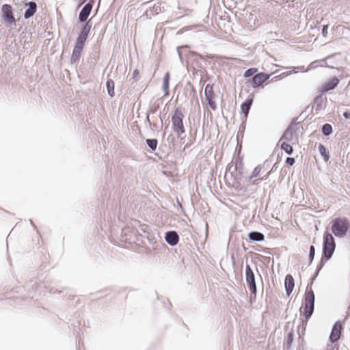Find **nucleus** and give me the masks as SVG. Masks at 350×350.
Instances as JSON below:
<instances>
[{
    "label": "nucleus",
    "mask_w": 350,
    "mask_h": 350,
    "mask_svg": "<svg viewBox=\"0 0 350 350\" xmlns=\"http://www.w3.org/2000/svg\"><path fill=\"white\" fill-rule=\"evenodd\" d=\"M314 293L311 287L308 285L304 295V315L306 321H308L314 312Z\"/></svg>",
    "instance_id": "nucleus-1"
},
{
    "label": "nucleus",
    "mask_w": 350,
    "mask_h": 350,
    "mask_svg": "<svg viewBox=\"0 0 350 350\" xmlns=\"http://www.w3.org/2000/svg\"><path fill=\"white\" fill-rule=\"evenodd\" d=\"M336 249V242L331 233L326 231L323 234V252L324 258L330 259Z\"/></svg>",
    "instance_id": "nucleus-2"
},
{
    "label": "nucleus",
    "mask_w": 350,
    "mask_h": 350,
    "mask_svg": "<svg viewBox=\"0 0 350 350\" xmlns=\"http://www.w3.org/2000/svg\"><path fill=\"white\" fill-rule=\"evenodd\" d=\"M184 115L179 108H176L172 116V129L178 137L185 133L183 124Z\"/></svg>",
    "instance_id": "nucleus-3"
},
{
    "label": "nucleus",
    "mask_w": 350,
    "mask_h": 350,
    "mask_svg": "<svg viewBox=\"0 0 350 350\" xmlns=\"http://www.w3.org/2000/svg\"><path fill=\"white\" fill-rule=\"evenodd\" d=\"M245 281L250 292V299H256L257 288L255 275L249 264L245 265Z\"/></svg>",
    "instance_id": "nucleus-4"
},
{
    "label": "nucleus",
    "mask_w": 350,
    "mask_h": 350,
    "mask_svg": "<svg viewBox=\"0 0 350 350\" xmlns=\"http://www.w3.org/2000/svg\"><path fill=\"white\" fill-rule=\"evenodd\" d=\"M1 17L5 23L8 25H15L16 20L12 12V8L9 4H3L1 7Z\"/></svg>",
    "instance_id": "nucleus-5"
},
{
    "label": "nucleus",
    "mask_w": 350,
    "mask_h": 350,
    "mask_svg": "<svg viewBox=\"0 0 350 350\" xmlns=\"http://www.w3.org/2000/svg\"><path fill=\"white\" fill-rule=\"evenodd\" d=\"M270 77L269 74L265 72H260L255 75L248 82L251 83L253 88H257L262 86L264 83L266 82Z\"/></svg>",
    "instance_id": "nucleus-6"
},
{
    "label": "nucleus",
    "mask_w": 350,
    "mask_h": 350,
    "mask_svg": "<svg viewBox=\"0 0 350 350\" xmlns=\"http://www.w3.org/2000/svg\"><path fill=\"white\" fill-rule=\"evenodd\" d=\"M93 3L94 0H90L83 7L79 14V21L80 23H85L88 21L87 19L92 10Z\"/></svg>",
    "instance_id": "nucleus-7"
},
{
    "label": "nucleus",
    "mask_w": 350,
    "mask_h": 350,
    "mask_svg": "<svg viewBox=\"0 0 350 350\" xmlns=\"http://www.w3.org/2000/svg\"><path fill=\"white\" fill-rule=\"evenodd\" d=\"M342 329V326L341 323L340 321H336L334 324L331 334L329 335V340L332 342H336L340 339Z\"/></svg>",
    "instance_id": "nucleus-8"
},
{
    "label": "nucleus",
    "mask_w": 350,
    "mask_h": 350,
    "mask_svg": "<svg viewBox=\"0 0 350 350\" xmlns=\"http://www.w3.org/2000/svg\"><path fill=\"white\" fill-rule=\"evenodd\" d=\"M180 237L176 231L170 230L165 232V240L170 246H175L178 244Z\"/></svg>",
    "instance_id": "nucleus-9"
},
{
    "label": "nucleus",
    "mask_w": 350,
    "mask_h": 350,
    "mask_svg": "<svg viewBox=\"0 0 350 350\" xmlns=\"http://www.w3.org/2000/svg\"><path fill=\"white\" fill-rule=\"evenodd\" d=\"M326 99V96H324L323 94L317 96L314 99L312 109H314L317 112L324 109L325 106V101Z\"/></svg>",
    "instance_id": "nucleus-10"
},
{
    "label": "nucleus",
    "mask_w": 350,
    "mask_h": 350,
    "mask_svg": "<svg viewBox=\"0 0 350 350\" xmlns=\"http://www.w3.org/2000/svg\"><path fill=\"white\" fill-rule=\"evenodd\" d=\"M338 79L336 77H334L323 84L321 90L322 92H327L334 90L338 85Z\"/></svg>",
    "instance_id": "nucleus-11"
},
{
    "label": "nucleus",
    "mask_w": 350,
    "mask_h": 350,
    "mask_svg": "<svg viewBox=\"0 0 350 350\" xmlns=\"http://www.w3.org/2000/svg\"><path fill=\"white\" fill-rule=\"evenodd\" d=\"M284 286L286 295L289 296L292 293L295 286V281L291 275L288 274L286 275L284 280Z\"/></svg>",
    "instance_id": "nucleus-12"
},
{
    "label": "nucleus",
    "mask_w": 350,
    "mask_h": 350,
    "mask_svg": "<svg viewBox=\"0 0 350 350\" xmlns=\"http://www.w3.org/2000/svg\"><path fill=\"white\" fill-rule=\"evenodd\" d=\"M26 5H27V8L26 9L24 13V18L25 19H28L33 16L37 10V4L34 1L28 2Z\"/></svg>",
    "instance_id": "nucleus-13"
},
{
    "label": "nucleus",
    "mask_w": 350,
    "mask_h": 350,
    "mask_svg": "<svg viewBox=\"0 0 350 350\" xmlns=\"http://www.w3.org/2000/svg\"><path fill=\"white\" fill-rule=\"evenodd\" d=\"M295 132V125L293 124H290L284 132L280 140L285 139L287 142L292 141Z\"/></svg>",
    "instance_id": "nucleus-14"
},
{
    "label": "nucleus",
    "mask_w": 350,
    "mask_h": 350,
    "mask_svg": "<svg viewBox=\"0 0 350 350\" xmlns=\"http://www.w3.org/2000/svg\"><path fill=\"white\" fill-rule=\"evenodd\" d=\"M232 165H228V170L229 172H230V174L232 176L234 177V178H237L235 177V172H237V171L239 172V174H240V176H242V170H243V161L241 159H239V161H237L235 163V166L234 167V169L232 171H231L232 168Z\"/></svg>",
    "instance_id": "nucleus-15"
},
{
    "label": "nucleus",
    "mask_w": 350,
    "mask_h": 350,
    "mask_svg": "<svg viewBox=\"0 0 350 350\" xmlns=\"http://www.w3.org/2000/svg\"><path fill=\"white\" fill-rule=\"evenodd\" d=\"M252 103H253V98H247V100H245L241 105V111L244 114L245 119L247 118V117L249 114V112H250V108L252 105Z\"/></svg>",
    "instance_id": "nucleus-16"
},
{
    "label": "nucleus",
    "mask_w": 350,
    "mask_h": 350,
    "mask_svg": "<svg viewBox=\"0 0 350 350\" xmlns=\"http://www.w3.org/2000/svg\"><path fill=\"white\" fill-rule=\"evenodd\" d=\"M248 237L252 241L260 242L265 239L264 234L258 231H252L248 234Z\"/></svg>",
    "instance_id": "nucleus-17"
},
{
    "label": "nucleus",
    "mask_w": 350,
    "mask_h": 350,
    "mask_svg": "<svg viewBox=\"0 0 350 350\" xmlns=\"http://www.w3.org/2000/svg\"><path fill=\"white\" fill-rule=\"evenodd\" d=\"M82 50H83V48L75 45L73 51H72V56L70 58L71 64H74V63L79 62Z\"/></svg>",
    "instance_id": "nucleus-18"
},
{
    "label": "nucleus",
    "mask_w": 350,
    "mask_h": 350,
    "mask_svg": "<svg viewBox=\"0 0 350 350\" xmlns=\"http://www.w3.org/2000/svg\"><path fill=\"white\" fill-rule=\"evenodd\" d=\"M91 28H92V22H91V20H89V21H86L83 25V27L81 29V31L79 34L88 38Z\"/></svg>",
    "instance_id": "nucleus-19"
},
{
    "label": "nucleus",
    "mask_w": 350,
    "mask_h": 350,
    "mask_svg": "<svg viewBox=\"0 0 350 350\" xmlns=\"http://www.w3.org/2000/svg\"><path fill=\"white\" fill-rule=\"evenodd\" d=\"M319 152L320 154L322 156L323 160L325 162H327L329 159V152L325 148V146L321 144H319L318 146Z\"/></svg>",
    "instance_id": "nucleus-20"
},
{
    "label": "nucleus",
    "mask_w": 350,
    "mask_h": 350,
    "mask_svg": "<svg viewBox=\"0 0 350 350\" xmlns=\"http://www.w3.org/2000/svg\"><path fill=\"white\" fill-rule=\"evenodd\" d=\"M169 83H170V73L166 72L164 75L163 80V90L165 96L169 94Z\"/></svg>",
    "instance_id": "nucleus-21"
},
{
    "label": "nucleus",
    "mask_w": 350,
    "mask_h": 350,
    "mask_svg": "<svg viewBox=\"0 0 350 350\" xmlns=\"http://www.w3.org/2000/svg\"><path fill=\"white\" fill-rule=\"evenodd\" d=\"M106 87L107 90L108 94L113 97L115 95L114 92V82L112 79H109L106 82Z\"/></svg>",
    "instance_id": "nucleus-22"
},
{
    "label": "nucleus",
    "mask_w": 350,
    "mask_h": 350,
    "mask_svg": "<svg viewBox=\"0 0 350 350\" xmlns=\"http://www.w3.org/2000/svg\"><path fill=\"white\" fill-rule=\"evenodd\" d=\"M321 132L326 137L330 135L333 132L332 125L328 123L324 124L321 127Z\"/></svg>",
    "instance_id": "nucleus-23"
},
{
    "label": "nucleus",
    "mask_w": 350,
    "mask_h": 350,
    "mask_svg": "<svg viewBox=\"0 0 350 350\" xmlns=\"http://www.w3.org/2000/svg\"><path fill=\"white\" fill-rule=\"evenodd\" d=\"M204 95L205 98H213L214 92H213V88L211 85L207 84L204 89Z\"/></svg>",
    "instance_id": "nucleus-24"
},
{
    "label": "nucleus",
    "mask_w": 350,
    "mask_h": 350,
    "mask_svg": "<svg viewBox=\"0 0 350 350\" xmlns=\"http://www.w3.org/2000/svg\"><path fill=\"white\" fill-rule=\"evenodd\" d=\"M146 143L152 151L157 149L158 141L157 139H147Z\"/></svg>",
    "instance_id": "nucleus-25"
},
{
    "label": "nucleus",
    "mask_w": 350,
    "mask_h": 350,
    "mask_svg": "<svg viewBox=\"0 0 350 350\" xmlns=\"http://www.w3.org/2000/svg\"><path fill=\"white\" fill-rule=\"evenodd\" d=\"M245 125H246V123H245V121H244L240 124V126L239 127V131H238V133L237 135V139L238 142H239L240 138L242 139L243 137L244 132L245 130Z\"/></svg>",
    "instance_id": "nucleus-26"
},
{
    "label": "nucleus",
    "mask_w": 350,
    "mask_h": 350,
    "mask_svg": "<svg viewBox=\"0 0 350 350\" xmlns=\"http://www.w3.org/2000/svg\"><path fill=\"white\" fill-rule=\"evenodd\" d=\"M189 57H198L202 60H206L207 59H213L214 56L213 55H208L206 56H204L201 54H199L194 51H190L189 52Z\"/></svg>",
    "instance_id": "nucleus-27"
},
{
    "label": "nucleus",
    "mask_w": 350,
    "mask_h": 350,
    "mask_svg": "<svg viewBox=\"0 0 350 350\" xmlns=\"http://www.w3.org/2000/svg\"><path fill=\"white\" fill-rule=\"evenodd\" d=\"M281 149L283 150L288 154H292L293 152V148L292 146H291L290 144L285 142L282 143Z\"/></svg>",
    "instance_id": "nucleus-28"
},
{
    "label": "nucleus",
    "mask_w": 350,
    "mask_h": 350,
    "mask_svg": "<svg viewBox=\"0 0 350 350\" xmlns=\"http://www.w3.org/2000/svg\"><path fill=\"white\" fill-rule=\"evenodd\" d=\"M87 38H88L79 34L77 38L76 42H75V45L80 46L81 48H83L84 44H85Z\"/></svg>",
    "instance_id": "nucleus-29"
},
{
    "label": "nucleus",
    "mask_w": 350,
    "mask_h": 350,
    "mask_svg": "<svg viewBox=\"0 0 350 350\" xmlns=\"http://www.w3.org/2000/svg\"><path fill=\"white\" fill-rule=\"evenodd\" d=\"M262 170V165H257L252 172L251 175L249 176V180H252V178L258 176Z\"/></svg>",
    "instance_id": "nucleus-30"
},
{
    "label": "nucleus",
    "mask_w": 350,
    "mask_h": 350,
    "mask_svg": "<svg viewBox=\"0 0 350 350\" xmlns=\"http://www.w3.org/2000/svg\"><path fill=\"white\" fill-rule=\"evenodd\" d=\"M257 71H258L257 68H250L245 70V72L243 74V77L245 78H248V77L254 75Z\"/></svg>",
    "instance_id": "nucleus-31"
},
{
    "label": "nucleus",
    "mask_w": 350,
    "mask_h": 350,
    "mask_svg": "<svg viewBox=\"0 0 350 350\" xmlns=\"http://www.w3.org/2000/svg\"><path fill=\"white\" fill-rule=\"evenodd\" d=\"M314 256H315V247L314 245H310V250H309V255H308L310 265L312 262V261L314 258Z\"/></svg>",
    "instance_id": "nucleus-32"
},
{
    "label": "nucleus",
    "mask_w": 350,
    "mask_h": 350,
    "mask_svg": "<svg viewBox=\"0 0 350 350\" xmlns=\"http://www.w3.org/2000/svg\"><path fill=\"white\" fill-rule=\"evenodd\" d=\"M329 260V259H327V258L325 259L324 258V255H322L320 263L318 265L316 271L319 272L321 271V269L323 267L325 262H327Z\"/></svg>",
    "instance_id": "nucleus-33"
},
{
    "label": "nucleus",
    "mask_w": 350,
    "mask_h": 350,
    "mask_svg": "<svg viewBox=\"0 0 350 350\" xmlns=\"http://www.w3.org/2000/svg\"><path fill=\"white\" fill-rule=\"evenodd\" d=\"M329 260V259H327V258L325 259L324 258V255H322L320 263L318 265L316 271L319 272L321 271V269L323 267L325 262H327Z\"/></svg>",
    "instance_id": "nucleus-34"
},
{
    "label": "nucleus",
    "mask_w": 350,
    "mask_h": 350,
    "mask_svg": "<svg viewBox=\"0 0 350 350\" xmlns=\"http://www.w3.org/2000/svg\"><path fill=\"white\" fill-rule=\"evenodd\" d=\"M329 260V259H327V258L325 259L324 258V255H322L320 263L318 265L316 271L319 272L321 271V269L323 267L325 262H327Z\"/></svg>",
    "instance_id": "nucleus-35"
},
{
    "label": "nucleus",
    "mask_w": 350,
    "mask_h": 350,
    "mask_svg": "<svg viewBox=\"0 0 350 350\" xmlns=\"http://www.w3.org/2000/svg\"><path fill=\"white\" fill-rule=\"evenodd\" d=\"M293 341V334L290 332L288 334L286 343L284 345H286L287 349H288L289 347L291 345Z\"/></svg>",
    "instance_id": "nucleus-36"
},
{
    "label": "nucleus",
    "mask_w": 350,
    "mask_h": 350,
    "mask_svg": "<svg viewBox=\"0 0 350 350\" xmlns=\"http://www.w3.org/2000/svg\"><path fill=\"white\" fill-rule=\"evenodd\" d=\"M213 98H206V100H207L208 103V105L210 106V107L213 109V110H215L216 108H217V105H216V103L213 100Z\"/></svg>",
    "instance_id": "nucleus-37"
},
{
    "label": "nucleus",
    "mask_w": 350,
    "mask_h": 350,
    "mask_svg": "<svg viewBox=\"0 0 350 350\" xmlns=\"http://www.w3.org/2000/svg\"><path fill=\"white\" fill-rule=\"evenodd\" d=\"M188 48L187 46H183L177 48V52L178 53L180 61L183 62V57L181 50H187Z\"/></svg>",
    "instance_id": "nucleus-38"
},
{
    "label": "nucleus",
    "mask_w": 350,
    "mask_h": 350,
    "mask_svg": "<svg viewBox=\"0 0 350 350\" xmlns=\"http://www.w3.org/2000/svg\"><path fill=\"white\" fill-rule=\"evenodd\" d=\"M340 55V53H334V54H332V55H331L327 56L325 59H321V62H325V64H327V61H329V60H330L331 59H332L334 56H336V55Z\"/></svg>",
    "instance_id": "nucleus-39"
},
{
    "label": "nucleus",
    "mask_w": 350,
    "mask_h": 350,
    "mask_svg": "<svg viewBox=\"0 0 350 350\" xmlns=\"http://www.w3.org/2000/svg\"><path fill=\"white\" fill-rule=\"evenodd\" d=\"M286 163L289 165H293L295 163V159L293 157H287Z\"/></svg>",
    "instance_id": "nucleus-40"
},
{
    "label": "nucleus",
    "mask_w": 350,
    "mask_h": 350,
    "mask_svg": "<svg viewBox=\"0 0 350 350\" xmlns=\"http://www.w3.org/2000/svg\"><path fill=\"white\" fill-rule=\"evenodd\" d=\"M139 75V71L138 70L135 69L133 72V77L131 79H130V80H133L132 83H134L135 81H137L136 79V77H137V75Z\"/></svg>",
    "instance_id": "nucleus-41"
},
{
    "label": "nucleus",
    "mask_w": 350,
    "mask_h": 350,
    "mask_svg": "<svg viewBox=\"0 0 350 350\" xmlns=\"http://www.w3.org/2000/svg\"><path fill=\"white\" fill-rule=\"evenodd\" d=\"M327 29H328L327 25H323V29H322V35L324 37H327Z\"/></svg>",
    "instance_id": "nucleus-42"
},
{
    "label": "nucleus",
    "mask_w": 350,
    "mask_h": 350,
    "mask_svg": "<svg viewBox=\"0 0 350 350\" xmlns=\"http://www.w3.org/2000/svg\"><path fill=\"white\" fill-rule=\"evenodd\" d=\"M319 273V271H315L314 274L310 278V285L312 284L314 280L317 278V277L318 276Z\"/></svg>",
    "instance_id": "nucleus-43"
},
{
    "label": "nucleus",
    "mask_w": 350,
    "mask_h": 350,
    "mask_svg": "<svg viewBox=\"0 0 350 350\" xmlns=\"http://www.w3.org/2000/svg\"><path fill=\"white\" fill-rule=\"evenodd\" d=\"M342 116H344V118H345V119H350V111H347H347H345L343 113Z\"/></svg>",
    "instance_id": "nucleus-44"
},
{
    "label": "nucleus",
    "mask_w": 350,
    "mask_h": 350,
    "mask_svg": "<svg viewBox=\"0 0 350 350\" xmlns=\"http://www.w3.org/2000/svg\"><path fill=\"white\" fill-rule=\"evenodd\" d=\"M271 174V172H268L266 175H265L263 177L260 178V180H267L268 177Z\"/></svg>",
    "instance_id": "nucleus-45"
},
{
    "label": "nucleus",
    "mask_w": 350,
    "mask_h": 350,
    "mask_svg": "<svg viewBox=\"0 0 350 350\" xmlns=\"http://www.w3.org/2000/svg\"><path fill=\"white\" fill-rule=\"evenodd\" d=\"M146 122H148V125L150 126L152 125V123L150 120V117H149V115L148 114L147 116H146Z\"/></svg>",
    "instance_id": "nucleus-46"
},
{
    "label": "nucleus",
    "mask_w": 350,
    "mask_h": 350,
    "mask_svg": "<svg viewBox=\"0 0 350 350\" xmlns=\"http://www.w3.org/2000/svg\"><path fill=\"white\" fill-rule=\"evenodd\" d=\"M277 167L276 163H275L269 172H271V173L275 172L277 170Z\"/></svg>",
    "instance_id": "nucleus-47"
},
{
    "label": "nucleus",
    "mask_w": 350,
    "mask_h": 350,
    "mask_svg": "<svg viewBox=\"0 0 350 350\" xmlns=\"http://www.w3.org/2000/svg\"><path fill=\"white\" fill-rule=\"evenodd\" d=\"M174 139V137L172 135H170L167 137V141L168 142H173Z\"/></svg>",
    "instance_id": "nucleus-48"
},
{
    "label": "nucleus",
    "mask_w": 350,
    "mask_h": 350,
    "mask_svg": "<svg viewBox=\"0 0 350 350\" xmlns=\"http://www.w3.org/2000/svg\"><path fill=\"white\" fill-rule=\"evenodd\" d=\"M317 64V62H313L312 63H311L310 64V68H315L317 66V65H315Z\"/></svg>",
    "instance_id": "nucleus-49"
},
{
    "label": "nucleus",
    "mask_w": 350,
    "mask_h": 350,
    "mask_svg": "<svg viewBox=\"0 0 350 350\" xmlns=\"http://www.w3.org/2000/svg\"><path fill=\"white\" fill-rule=\"evenodd\" d=\"M150 113H154L156 112V109H150L149 111Z\"/></svg>",
    "instance_id": "nucleus-50"
},
{
    "label": "nucleus",
    "mask_w": 350,
    "mask_h": 350,
    "mask_svg": "<svg viewBox=\"0 0 350 350\" xmlns=\"http://www.w3.org/2000/svg\"><path fill=\"white\" fill-rule=\"evenodd\" d=\"M178 206H180V208L182 209L183 206H182L180 202H178Z\"/></svg>",
    "instance_id": "nucleus-51"
},
{
    "label": "nucleus",
    "mask_w": 350,
    "mask_h": 350,
    "mask_svg": "<svg viewBox=\"0 0 350 350\" xmlns=\"http://www.w3.org/2000/svg\"><path fill=\"white\" fill-rule=\"evenodd\" d=\"M86 1H87V0H82V1H81V4L84 3Z\"/></svg>",
    "instance_id": "nucleus-52"
},
{
    "label": "nucleus",
    "mask_w": 350,
    "mask_h": 350,
    "mask_svg": "<svg viewBox=\"0 0 350 350\" xmlns=\"http://www.w3.org/2000/svg\"><path fill=\"white\" fill-rule=\"evenodd\" d=\"M267 161H265L264 164H263V166H265V165H267Z\"/></svg>",
    "instance_id": "nucleus-53"
},
{
    "label": "nucleus",
    "mask_w": 350,
    "mask_h": 350,
    "mask_svg": "<svg viewBox=\"0 0 350 350\" xmlns=\"http://www.w3.org/2000/svg\"><path fill=\"white\" fill-rule=\"evenodd\" d=\"M327 66L328 67H329V68H334V66H329V65H327Z\"/></svg>",
    "instance_id": "nucleus-54"
},
{
    "label": "nucleus",
    "mask_w": 350,
    "mask_h": 350,
    "mask_svg": "<svg viewBox=\"0 0 350 350\" xmlns=\"http://www.w3.org/2000/svg\"><path fill=\"white\" fill-rule=\"evenodd\" d=\"M193 74H194V73H195V72H196L197 71L196 70V68H193Z\"/></svg>",
    "instance_id": "nucleus-55"
}]
</instances>
